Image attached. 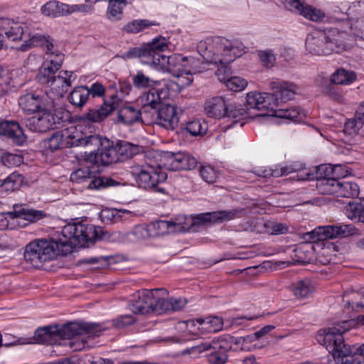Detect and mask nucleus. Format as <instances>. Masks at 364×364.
Segmentation results:
<instances>
[{"mask_svg": "<svg viewBox=\"0 0 364 364\" xmlns=\"http://www.w3.org/2000/svg\"><path fill=\"white\" fill-rule=\"evenodd\" d=\"M24 182L22 174L15 171L3 179H0V191L2 193H12L20 189Z\"/></svg>", "mask_w": 364, "mask_h": 364, "instance_id": "obj_31", "label": "nucleus"}, {"mask_svg": "<svg viewBox=\"0 0 364 364\" xmlns=\"http://www.w3.org/2000/svg\"><path fill=\"white\" fill-rule=\"evenodd\" d=\"M244 213L243 210L232 209L228 210L215 211L202 213L192 219L191 225L185 226L186 231H196L195 227L200 225H211L215 223H223L240 217Z\"/></svg>", "mask_w": 364, "mask_h": 364, "instance_id": "obj_14", "label": "nucleus"}, {"mask_svg": "<svg viewBox=\"0 0 364 364\" xmlns=\"http://www.w3.org/2000/svg\"><path fill=\"white\" fill-rule=\"evenodd\" d=\"M48 54H50V58L54 60L55 65L53 66L54 70H58L63 61V55L59 52L55 53L53 49L51 50Z\"/></svg>", "mask_w": 364, "mask_h": 364, "instance_id": "obj_58", "label": "nucleus"}, {"mask_svg": "<svg viewBox=\"0 0 364 364\" xmlns=\"http://www.w3.org/2000/svg\"><path fill=\"white\" fill-rule=\"evenodd\" d=\"M71 75L72 72L60 71L58 75L53 76L48 79L49 83L44 84L50 86L51 89L56 90L58 95L63 96L71 86Z\"/></svg>", "mask_w": 364, "mask_h": 364, "instance_id": "obj_28", "label": "nucleus"}, {"mask_svg": "<svg viewBox=\"0 0 364 364\" xmlns=\"http://www.w3.org/2000/svg\"><path fill=\"white\" fill-rule=\"evenodd\" d=\"M291 289L297 299H306L313 292L314 288L308 279L299 280L293 283Z\"/></svg>", "mask_w": 364, "mask_h": 364, "instance_id": "obj_40", "label": "nucleus"}, {"mask_svg": "<svg viewBox=\"0 0 364 364\" xmlns=\"http://www.w3.org/2000/svg\"><path fill=\"white\" fill-rule=\"evenodd\" d=\"M352 47V40L346 30L340 27L328 31H316L308 35L306 50L316 55H327L333 53H341Z\"/></svg>", "mask_w": 364, "mask_h": 364, "instance_id": "obj_3", "label": "nucleus"}, {"mask_svg": "<svg viewBox=\"0 0 364 364\" xmlns=\"http://www.w3.org/2000/svg\"><path fill=\"white\" fill-rule=\"evenodd\" d=\"M70 181L76 183L88 182L90 189H100L120 185V182L107 176H95L89 167H82L73 171Z\"/></svg>", "mask_w": 364, "mask_h": 364, "instance_id": "obj_13", "label": "nucleus"}, {"mask_svg": "<svg viewBox=\"0 0 364 364\" xmlns=\"http://www.w3.org/2000/svg\"><path fill=\"white\" fill-rule=\"evenodd\" d=\"M88 91L90 95L92 94L93 97H101L105 93V88L102 84L95 82L91 85L90 88H88Z\"/></svg>", "mask_w": 364, "mask_h": 364, "instance_id": "obj_59", "label": "nucleus"}, {"mask_svg": "<svg viewBox=\"0 0 364 364\" xmlns=\"http://www.w3.org/2000/svg\"><path fill=\"white\" fill-rule=\"evenodd\" d=\"M126 2L127 0H109L107 11V18L112 21L121 19Z\"/></svg>", "mask_w": 364, "mask_h": 364, "instance_id": "obj_42", "label": "nucleus"}, {"mask_svg": "<svg viewBox=\"0 0 364 364\" xmlns=\"http://www.w3.org/2000/svg\"><path fill=\"white\" fill-rule=\"evenodd\" d=\"M112 257H92L84 258L77 261V265L87 264L95 265L96 269L107 268L109 266V260Z\"/></svg>", "mask_w": 364, "mask_h": 364, "instance_id": "obj_47", "label": "nucleus"}, {"mask_svg": "<svg viewBox=\"0 0 364 364\" xmlns=\"http://www.w3.org/2000/svg\"><path fill=\"white\" fill-rule=\"evenodd\" d=\"M69 346L71 348L75 351L80 350L85 347V343L83 341H69Z\"/></svg>", "mask_w": 364, "mask_h": 364, "instance_id": "obj_63", "label": "nucleus"}, {"mask_svg": "<svg viewBox=\"0 0 364 364\" xmlns=\"http://www.w3.org/2000/svg\"><path fill=\"white\" fill-rule=\"evenodd\" d=\"M161 291L162 296L168 295L165 289H144L137 299L130 301L129 309L135 314L145 315L149 314H159V301L161 298L156 296L154 292Z\"/></svg>", "mask_w": 364, "mask_h": 364, "instance_id": "obj_12", "label": "nucleus"}, {"mask_svg": "<svg viewBox=\"0 0 364 364\" xmlns=\"http://www.w3.org/2000/svg\"><path fill=\"white\" fill-rule=\"evenodd\" d=\"M28 26L23 22L15 21L9 18H0V32L5 39L11 41L23 40L28 33Z\"/></svg>", "mask_w": 364, "mask_h": 364, "instance_id": "obj_21", "label": "nucleus"}, {"mask_svg": "<svg viewBox=\"0 0 364 364\" xmlns=\"http://www.w3.org/2000/svg\"><path fill=\"white\" fill-rule=\"evenodd\" d=\"M63 135L60 132H56L48 139L46 143V149L51 151H55L63 147Z\"/></svg>", "mask_w": 364, "mask_h": 364, "instance_id": "obj_52", "label": "nucleus"}, {"mask_svg": "<svg viewBox=\"0 0 364 364\" xmlns=\"http://www.w3.org/2000/svg\"><path fill=\"white\" fill-rule=\"evenodd\" d=\"M187 300L183 298L174 299L171 298L170 299H165L161 298L159 301V314L166 313L168 311H177L183 309L186 304Z\"/></svg>", "mask_w": 364, "mask_h": 364, "instance_id": "obj_37", "label": "nucleus"}, {"mask_svg": "<svg viewBox=\"0 0 364 364\" xmlns=\"http://www.w3.org/2000/svg\"><path fill=\"white\" fill-rule=\"evenodd\" d=\"M105 144H109V139L98 134H92L77 139L73 136L70 146L84 148L85 160L92 163Z\"/></svg>", "mask_w": 364, "mask_h": 364, "instance_id": "obj_16", "label": "nucleus"}, {"mask_svg": "<svg viewBox=\"0 0 364 364\" xmlns=\"http://www.w3.org/2000/svg\"><path fill=\"white\" fill-rule=\"evenodd\" d=\"M348 306L364 308V289L351 294L350 301L347 302Z\"/></svg>", "mask_w": 364, "mask_h": 364, "instance_id": "obj_53", "label": "nucleus"}, {"mask_svg": "<svg viewBox=\"0 0 364 364\" xmlns=\"http://www.w3.org/2000/svg\"><path fill=\"white\" fill-rule=\"evenodd\" d=\"M339 186L340 181L334 178H322L316 182V188L323 195H337Z\"/></svg>", "mask_w": 364, "mask_h": 364, "instance_id": "obj_35", "label": "nucleus"}, {"mask_svg": "<svg viewBox=\"0 0 364 364\" xmlns=\"http://www.w3.org/2000/svg\"><path fill=\"white\" fill-rule=\"evenodd\" d=\"M340 188L338 191L337 196L346 198H357L359 196L360 190L359 186L354 182L340 181Z\"/></svg>", "mask_w": 364, "mask_h": 364, "instance_id": "obj_44", "label": "nucleus"}, {"mask_svg": "<svg viewBox=\"0 0 364 364\" xmlns=\"http://www.w3.org/2000/svg\"><path fill=\"white\" fill-rule=\"evenodd\" d=\"M198 322L203 325V328L209 332H218L223 328V321L218 316H209L205 319L199 318Z\"/></svg>", "mask_w": 364, "mask_h": 364, "instance_id": "obj_46", "label": "nucleus"}, {"mask_svg": "<svg viewBox=\"0 0 364 364\" xmlns=\"http://www.w3.org/2000/svg\"><path fill=\"white\" fill-rule=\"evenodd\" d=\"M169 89L165 82L161 88H151L144 93L140 101L142 104V112L145 114H156V124L168 129L174 130L179 121L178 107L170 104L163 103V100L169 96Z\"/></svg>", "mask_w": 364, "mask_h": 364, "instance_id": "obj_1", "label": "nucleus"}, {"mask_svg": "<svg viewBox=\"0 0 364 364\" xmlns=\"http://www.w3.org/2000/svg\"><path fill=\"white\" fill-rule=\"evenodd\" d=\"M41 11L44 15L53 17L65 15L69 13L68 5L60 4L59 2L55 1L46 3L43 6Z\"/></svg>", "mask_w": 364, "mask_h": 364, "instance_id": "obj_41", "label": "nucleus"}, {"mask_svg": "<svg viewBox=\"0 0 364 364\" xmlns=\"http://www.w3.org/2000/svg\"><path fill=\"white\" fill-rule=\"evenodd\" d=\"M26 36H28V38L24 39V43L18 48L21 51H26L34 46H41L46 48V53H48L54 48L53 43L49 36L40 33H32L28 31Z\"/></svg>", "mask_w": 364, "mask_h": 364, "instance_id": "obj_26", "label": "nucleus"}, {"mask_svg": "<svg viewBox=\"0 0 364 364\" xmlns=\"http://www.w3.org/2000/svg\"><path fill=\"white\" fill-rule=\"evenodd\" d=\"M90 96V92L86 86L75 87L69 95V102L77 107H83Z\"/></svg>", "mask_w": 364, "mask_h": 364, "instance_id": "obj_38", "label": "nucleus"}, {"mask_svg": "<svg viewBox=\"0 0 364 364\" xmlns=\"http://www.w3.org/2000/svg\"><path fill=\"white\" fill-rule=\"evenodd\" d=\"M58 70H54L53 66L49 65L48 62H44L42 67L40 68L37 75V79L39 82L49 83V78L55 76V73Z\"/></svg>", "mask_w": 364, "mask_h": 364, "instance_id": "obj_48", "label": "nucleus"}, {"mask_svg": "<svg viewBox=\"0 0 364 364\" xmlns=\"http://www.w3.org/2000/svg\"><path fill=\"white\" fill-rule=\"evenodd\" d=\"M122 100L116 95H112L99 107L90 109L83 114L80 119L83 122H101L110 115L113 111L119 107Z\"/></svg>", "mask_w": 364, "mask_h": 364, "instance_id": "obj_17", "label": "nucleus"}, {"mask_svg": "<svg viewBox=\"0 0 364 364\" xmlns=\"http://www.w3.org/2000/svg\"><path fill=\"white\" fill-rule=\"evenodd\" d=\"M257 92H249L246 97V102L242 107H237L232 105H228V109L227 110V114L225 117L232 118H247V117H265V115L261 114V113H256V111L264 112V109H259L257 106L250 105L248 102L249 96L251 95H256Z\"/></svg>", "mask_w": 364, "mask_h": 364, "instance_id": "obj_23", "label": "nucleus"}, {"mask_svg": "<svg viewBox=\"0 0 364 364\" xmlns=\"http://www.w3.org/2000/svg\"><path fill=\"white\" fill-rule=\"evenodd\" d=\"M119 161L129 159L141 151L140 146L125 141H119L114 145Z\"/></svg>", "mask_w": 364, "mask_h": 364, "instance_id": "obj_33", "label": "nucleus"}, {"mask_svg": "<svg viewBox=\"0 0 364 364\" xmlns=\"http://www.w3.org/2000/svg\"><path fill=\"white\" fill-rule=\"evenodd\" d=\"M50 101L46 95L27 93L18 99V104L22 110L27 114L39 113L49 107Z\"/></svg>", "mask_w": 364, "mask_h": 364, "instance_id": "obj_20", "label": "nucleus"}, {"mask_svg": "<svg viewBox=\"0 0 364 364\" xmlns=\"http://www.w3.org/2000/svg\"><path fill=\"white\" fill-rule=\"evenodd\" d=\"M348 321L343 323V326L321 329L316 334L317 341L324 346L334 359H346L348 364H360L364 361V343L357 348H351L344 342L343 333L348 329L345 326Z\"/></svg>", "mask_w": 364, "mask_h": 364, "instance_id": "obj_2", "label": "nucleus"}, {"mask_svg": "<svg viewBox=\"0 0 364 364\" xmlns=\"http://www.w3.org/2000/svg\"><path fill=\"white\" fill-rule=\"evenodd\" d=\"M225 43H222L224 45L223 58L218 59V61L215 63L221 65V68H218L216 71V75L220 81L223 82L227 87L234 92H240L243 90L247 85V81L240 77H228L231 73L228 65L233 62L236 57L235 48L232 46L231 43L228 41L224 40Z\"/></svg>", "mask_w": 364, "mask_h": 364, "instance_id": "obj_10", "label": "nucleus"}, {"mask_svg": "<svg viewBox=\"0 0 364 364\" xmlns=\"http://www.w3.org/2000/svg\"><path fill=\"white\" fill-rule=\"evenodd\" d=\"M158 25H159V23L147 19L134 20L126 24L124 27V30L127 33H136L151 26Z\"/></svg>", "mask_w": 364, "mask_h": 364, "instance_id": "obj_45", "label": "nucleus"}, {"mask_svg": "<svg viewBox=\"0 0 364 364\" xmlns=\"http://www.w3.org/2000/svg\"><path fill=\"white\" fill-rule=\"evenodd\" d=\"M9 214L14 215L15 218H21L31 222L41 219L45 215L42 211L25 208L19 205H14V210L10 212Z\"/></svg>", "mask_w": 364, "mask_h": 364, "instance_id": "obj_34", "label": "nucleus"}, {"mask_svg": "<svg viewBox=\"0 0 364 364\" xmlns=\"http://www.w3.org/2000/svg\"><path fill=\"white\" fill-rule=\"evenodd\" d=\"M356 78L355 72L339 68L331 75V81L335 85H348L355 81Z\"/></svg>", "mask_w": 364, "mask_h": 364, "instance_id": "obj_39", "label": "nucleus"}, {"mask_svg": "<svg viewBox=\"0 0 364 364\" xmlns=\"http://www.w3.org/2000/svg\"><path fill=\"white\" fill-rule=\"evenodd\" d=\"M261 114L265 115V117L271 116L296 121L298 120V118H299V119H301L300 116L301 114V110L299 107H291L290 108L285 109H275L274 110L269 112H264Z\"/></svg>", "mask_w": 364, "mask_h": 364, "instance_id": "obj_36", "label": "nucleus"}, {"mask_svg": "<svg viewBox=\"0 0 364 364\" xmlns=\"http://www.w3.org/2000/svg\"><path fill=\"white\" fill-rule=\"evenodd\" d=\"M119 161L115 146H110L109 144H105L102 146L100 151L97 156L94 157L92 163L95 164H102L103 166H108L109 164L117 163Z\"/></svg>", "mask_w": 364, "mask_h": 364, "instance_id": "obj_29", "label": "nucleus"}, {"mask_svg": "<svg viewBox=\"0 0 364 364\" xmlns=\"http://www.w3.org/2000/svg\"><path fill=\"white\" fill-rule=\"evenodd\" d=\"M106 328L100 324L86 322H70L63 326L50 325L38 328L33 336L36 343L53 345L57 338L71 339L77 335L97 337Z\"/></svg>", "mask_w": 364, "mask_h": 364, "instance_id": "obj_5", "label": "nucleus"}, {"mask_svg": "<svg viewBox=\"0 0 364 364\" xmlns=\"http://www.w3.org/2000/svg\"><path fill=\"white\" fill-rule=\"evenodd\" d=\"M162 164H152L146 162L145 165H136L130 167V173L139 188L155 189L156 191L164 193V188L157 186L166 181L167 174L162 171Z\"/></svg>", "mask_w": 364, "mask_h": 364, "instance_id": "obj_9", "label": "nucleus"}, {"mask_svg": "<svg viewBox=\"0 0 364 364\" xmlns=\"http://www.w3.org/2000/svg\"><path fill=\"white\" fill-rule=\"evenodd\" d=\"M343 17H338L336 15H331L328 17V21L332 23H336L340 27V30H346L350 35L352 40V45L353 44V39L352 35L360 40L364 41V18L360 21H357L355 25H353L350 21L348 20L346 14H343Z\"/></svg>", "mask_w": 364, "mask_h": 364, "instance_id": "obj_22", "label": "nucleus"}, {"mask_svg": "<svg viewBox=\"0 0 364 364\" xmlns=\"http://www.w3.org/2000/svg\"><path fill=\"white\" fill-rule=\"evenodd\" d=\"M162 166L171 171L192 170L197 165V160L185 152H166L163 154Z\"/></svg>", "mask_w": 364, "mask_h": 364, "instance_id": "obj_18", "label": "nucleus"}, {"mask_svg": "<svg viewBox=\"0 0 364 364\" xmlns=\"http://www.w3.org/2000/svg\"><path fill=\"white\" fill-rule=\"evenodd\" d=\"M346 215L351 220H357L364 223V205L350 201L346 207Z\"/></svg>", "mask_w": 364, "mask_h": 364, "instance_id": "obj_43", "label": "nucleus"}, {"mask_svg": "<svg viewBox=\"0 0 364 364\" xmlns=\"http://www.w3.org/2000/svg\"><path fill=\"white\" fill-rule=\"evenodd\" d=\"M64 240H58L61 253L67 255L77 247H88L98 237L97 230L92 225H86L81 223H69L62 230Z\"/></svg>", "mask_w": 364, "mask_h": 364, "instance_id": "obj_7", "label": "nucleus"}, {"mask_svg": "<svg viewBox=\"0 0 364 364\" xmlns=\"http://www.w3.org/2000/svg\"><path fill=\"white\" fill-rule=\"evenodd\" d=\"M61 252L58 241L53 240H35L25 248L24 258L32 266L40 268L46 262L53 259Z\"/></svg>", "mask_w": 364, "mask_h": 364, "instance_id": "obj_8", "label": "nucleus"}, {"mask_svg": "<svg viewBox=\"0 0 364 364\" xmlns=\"http://www.w3.org/2000/svg\"><path fill=\"white\" fill-rule=\"evenodd\" d=\"M361 125L357 119L355 118L354 120H349L345 124V128L354 129L355 128H358V127Z\"/></svg>", "mask_w": 364, "mask_h": 364, "instance_id": "obj_64", "label": "nucleus"}, {"mask_svg": "<svg viewBox=\"0 0 364 364\" xmlns=\"http://www.w3.org/2000/svg\"><path fill=\"white\" fill-rule=\"evenodd\" d=\"M206 125L198 119L187 123L186 130L192 136L202 135L206 132Z\"/></svg>", "mask_w": 364, "mask_h": 364, "instance_id": "obj_49", "label": "nucleus"}, {"mask_svg": "<svg viewBox=\"0 0 364 364\" xmlns=\"http://www.w3.org/2000/svg\"><path fill=\"white\" fill-rule=\"evenodd\" d=\"M0 135L10 139L16 145H22L26 139L23 129L14 121H5L0 123Z\"/></svg>", "mask_w": 364, "mask_h": 364, "instance_id": "obj_24", "label": "nucleus"}, {"mask_svg": "<svg viewBox=\"0 0 364 364\" xmlns=\"http://www.w3.org/2000/svg\"><path fill=\"white\" fill-rule=\"evenodd\" d=\"M168 49L166 39L162 36L154 38L151 42L140 48H134L127 52L128 58H140L144 63L154 67L156 69L171 72L177 63L186 60L181 55L167 56L162 53Z\"/></svg>", "mask_w": 364, "mask_h": 364, "instance_id": "obj_4", "label": "nucleus"}, {"mask_svg": "<svg viewBox=\"0 0 364 364\" xmlns=\"http://www.w3.org/2000/svg\"><path fill=\"white\" fill-rule=\"evenodd\" d=\"M41 111V115L33 116L25 120L26 127L32 132H46L56 128L63 122L62 117L48 110Z\"/></svg>", "mask_w": 364, "mask_h": 364, "instance_id": "obj_15", "label": "nucleus"}, {"mask_svg": "<svg viewBox=\"0 0 364 364\" xmlns=\"http://www.w3.org/2000/svg\"><path fill=\"white\" fill-rule=\"evenodd\" d=\"M132 80L134 85L137 88H146L157 83V82L146 76L142 72H139L136 75H134Z\"/></svg>", "mask_w": 364, "mask_h": 364, "instance_id": "obj_50", "label": "nucleus"}, {"mask_svg": "<svg viewBox=\"0 0 364 364\" xmlns=\"http://www.w3.org/2000/svg\"><path fill=\"white\" fill-rule=\"evenodd\" d=\"M200 173L203 179L208 183H213L215 181L217 175L211 166H203L200 169Z\"/></svg>", "mask_w": 364, "mask_h": 364, "instance_id": "obj_55", "label": "nucleus"}, {"mask_svg": "<svg viewBox=\"0 0 364 364\" xmlns=\"http://www.w3.org/2000/svg\"><path fill=\"white\" fill-rule=\"evenodd\" d=\"M187 228L181 223L173 221L159 220L151 223L147 228H139L134 230L135 234L145 233L151 237H158L175 232H185Z\"/></svg>", "mask_w": 364, "mask_h": 364, "instance_id": "obj_19", "label": "nucleus"}, {"mask_svg": "<svg viewBox=\"0 0 364 364\" xmlns=\"http://www.w3.org/2000/svg\"><path fill=\"white\" fill-rule=\"evenodd\" d=\"M356 119L360 124H364V101L360 104L359 108L356 111Z\"/></svg>", "mask_w": 364, "mask_h": 364, "instance_id": "obj_61", "label": "nucleus"}, {"mask_svg": "<svg viewBox=\"0 0 364 364\" xmlns=\"http://www.w3.org/2000/svg\"><path fill=\"white\" fill-rule=\"evenodd\" d=\"M291 172V171H288L287 168H284L281 170L280 172L278 171H272V170H264L262 171L261 173H258V175L259 176H262L264 178L269 177V176H274V177H279L282 175L287 174Z\"/></svg>", "mask_w": 364, "mask_h": 364, "instance_id": "obj_57", "label": "nucleus"}, {"mask_svg": "<svg viewBox=\"0 0 364 364\" xmlns=\"http://www.w3.org/2000/svg\"><path fill=\"white\" fill-rule=\"evenodd\" d=\"M270 87L272 93L257 92L256 95H251L248 97L249 104L269 112L274 110L279 102L292 100L298 91V87L289 82H272Z\"/></svg>", "mask_w": 364, "mask_h": 364, "instance_id": "obj_6", "label": "nucleus"}, {"mask_svg": "<svg viewBox=\"0 0 364 364\" xmlns=\"http://www.w3.org/2000/svg\"><path fill=\"white\" fill-rule=\"evenodd\" d=\"M291 9H296L299 13L306 19L312 21H322L325 18V14L312 6L308 5L300 0H284Z\"/></svg>", "mask_w": 364, "mask_h": 364, "instance_id": "obj_25", "label": "nucleus"}, {"mask_svg": "<svg viewBox=\"0 0 364 364\" xmlns=\"http://www.w3.org/2000/svg\"><path fill=\"white\" fill-rule=\"evenodd\" d=\"M112 325L117 328H122L127 326L132 325L136 322L135 318L131 315L121 316L112 321Z\"/></svg>", "mask_w": 364, "mask_h": 364, "instance_id": "obj_54", "label": "nucleus"}, {"mask_svg": "<svg viewBox=\"0 0 364 364\" xmlns=\"http://www.w3.org/2000/svg\"><path fill=\"white\" fill-rule=\"evenodd\" d=\"M321 226L317 227L314 230L303 234L302 238L306 242L312 243L325 240Z\"/></svg>", "mask_w": 364, "mask_h": 364, "instance_id": "obj_51", "label": "nucleus"}, {"mask_svg": "<svg viewBox=\"0 0 364 364\" xmlns=\"http://www.w3.org/2000/svg\"><path fill=\"white\" fill-rule=\"evenodd\" d=\"M231 338L220 337L211 342H200L183 350V353L192 354L210 350L208 360L211 364H225L228 360L227 352L231 348Z\"/></svg>", "mask_w": 364, "mask_h": 364, "instance_id": "obj_11", "label": "nucleus"}, {"mask_svg": "<svg viewBox=\"0 0 364 364\" xmlns=\"http://www.w3.org/2000/svg\"><path fill=\"white\" fill-rule=\"evenodd\" d=\"M119 104V107L118 111V121L124 123V124H132L136 122L139 121L141 114H144L142 112V108L141 109H136L132 106H121Z\"/></svg>", "mask_w": 364, "mask_h": 364, "instance_id": "obj_32", "label": "nucleus"}, {"mask_svg": "<svg viewBox=\"0 0 364 364\" xmlns=\"http://www.w3.org/2000/svg\"><path fill=\"white\" fill-rule=\"evenodd\" d=\"M228 105L224 97L216 96L205 102L204 111L210 117L220 119L227 114Z\"/></svg>", "mask_w": 364, "mask_h": 364, "instance_id": "obj_27", "label": "nucleus"}, {"mask_svg": "<svg viewBox=\"0 0 364 364\" xmlns=\"http://www.w3.org/2000/svg\"><path fill=\"white\" fill-rule=\"evenodd\" d=\"M259 57L263 65L266 67H272L275 61L274 55L268 51H260Z\"/></svg>", "mask_w": 364, "mask_h": 364, "instance_id": "obj_56", "label": "nucleus"}, {"mask_svg": "<svg viewBox=\"0 0 364 364\" xmlns=\"http://www.w3.org/2000/svg\"><path fill=\"white\" fill-rule=\"evenodd\" d=\"M272 230L274 234H284L288 230V227L283 223H275L273 224Z\"/></svg>", "mask_w": 364, "mask_h": 364, "instance_id": "obj_60", "label": "nucleus"}, {"mask_svg": "<svg viewBox=\"0 0 364 364\" xmlns=\"http://www.w3.org/2000/svg\"><path fill=\"white\" fill-rule=\"evenodd\" d=\"M274 326L267 325L262 328L260 330L256 332V336L257 338H260L267 334L269 332L274 329Z\"/></svg>", "mask_w": 364, "mask_h": 364, "instance_id": "obj_62", "label": "nucleus"}, {"mask_svg": "<svg viewBox=\"0 0 364 364\" xmlns=\"http://www.w3.org/2000/svg\"><path fill=\"white\" fill-rule=\"evenodd\" d=\"M321 228L325 240L336 237H346L355 232V228L352 225H333L321 226Z\"/></svg>", "mask_w": 364, "mask_h": 364, "instance_id": "obj_30", "label": "nucleus"}]
</instances>
